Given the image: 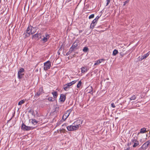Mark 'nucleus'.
Here are the masks:
<instances>
[{"label":"nucleus","instance_id":"obj_50","mask_svg":"<svg viewBox=\"0 0 150 150\" xmlns=\"http://www.w3.org/2000/svg\"><path fill=\"white\" fill-rule=\"evenodd\" d=\"M140 142H142V139L140 140Z\"/></svg>","mask_w":150,"mask_h":150},{"label":"nucleus","instance_id":"obj_54","mask_svg":"<svg viewBox=\"0 0 150 150\" xmlns=\"http://www.w3.org/2000/svg\"><path fill=\"white\" fill-rule=\"evenodd\" d=\"M60 131L61 132L62 131V130H61Z\"/></svg>","mask_w":150,"mask_h":150},{"label":"nucleus","instance_id":"obj_27","mask_svg":"<svg viewBox=\"0 0 150 150\" xmlns=\"http://www.w3.org/2000/svg\"><path fill=\"white\" fill-rule=\"evenodd\" d=\"M81 83H82V82H81V81H79L77 85V88H79L80 87V86L81 85Z\"/></svg>","mask_w":150,"mask_h":150},{"label":"nucleus","instance_id":"obj_25","mask_svg":"<svg viewBox=\"0 0 150 150\" xmlns=\"http://www.w3.org/2000/svg\"><path fill=\"white\" fill-rule=\"evenodd\" d=\"M25 101L23 100H21L18 103V105H21L25 103Z\"/></svg>","mask_w":150,"mask_h":150},{"label":"nucleus","instance_id":"obj_3","mask_svg":"<svg viewBox=\"0 0 150 150\" xmlns=\"http://www.w3.org/2000/svg\"><path fill=\"white\" fill-rule=\"evenodd\" d=\"M21 128L22 130L24 131H28L33 129L34 128L27 126L23 123L21 127Z\"/></svg>","mask_w":150,"mask_h":150},{"label":"nucleus","instance_id":"obj_18","mask_svg":"<svg viewBox=\"0 0 150 150\" xmlns=\"http://www.w3.org/2000/svg\"><path fill=\"white\" fill-rule=\"evenodd\" d=\"M52 93L53 95L54 98V99L56 98L58 96L57 92L56 91H54L52 92Z\"/></svg>","mask_w":150,"mask_h":150},{"label":"nucleus","instance_id":"obj_31","mask_svg":"<svg viewBox=\"0 0 150 150\" xmlns=\"http://www.w3.org/2000/svg\"><path fill=\"white\" fill-rule=\"evenodd\" d=\"M59 107H56L55 108L54 111L58 112L59 111Z\"/></svg>","mask_w":150,"mask_h":150},{"label":"nucleus","instance_id":"obj_52","mask_svg":"<svg viewBox=\"0 0 150 150\" xmlns=\"http://www.w3.org/2000/svg\"><path fill=\"white\" fill-rule=\"evenodd\" d=\"M75 53H78V52H75Z\"/></svg>","mask_w":150,"mask_h":150},{"label":"nucleus","instance_id":"obj_9","mask_svg":"<svg viewBox=\"0 0 150 150\" xmlns=\"http://www.w3.org/2000/svg\"><path fill=\"white\" fill-rule=\"evenodd\" d=\"M150 144V140L147 141L142 145L141 148L143 150L146 149L148 147V146Z\"/></svg>","mask_w":150,"mask_h":150},{"label":"nucleus","instance_id":"obj_37","mask_svg":"<svg viewBox=\"0 0 150 150\" xmlns=\"http://www.w3.org/2000/svg\"><path fill=\"white\" fill-rule=\"evenodd\" d=\"M136 96L135 95H134V96H132V100H134L136 99Z\"/></svg>","mask_w":150,"mask_h":150},{"label":"nucleus","instance_id":"obj_51","mask_svg":"<svg viewBox=\"0 0 150 150\" xmlns=\"http://www.w3.org/2000/svg\"><path fill=\"white\" fill-rule=\"evenodd\" d=\"M47 149H45L44 150H47Z\"/></svg>","mask_w":150,"mask_h":150},{"label":"nucleus","instance_id":"obj_20","mask_svg":"<svg viewBox=\"0 0 150 150\" xmlns=\"http://www.w3.org/2000/svg\"><path fill=\"white\" fill-rule=\"evenodd\" d=\"M31 122L34 125H36L38 122V121L36 120L35 119H31Z\"/></svg>","mask_w":150,"mask_h":150},{"label":"nucleus","instance_id":"obj_22","mask_svg":"<svg viewBox=\"0 0 150 150\" xmlns=\"http://www.w3.org/2000/svg\"><path fill=\"white\" fill-rule=\"evenodd\" d=\"M89 49L87 47H85L83 49V51L84 52H87L88 51Z\"/></svg>","mask_w":150,"mask_h":150},{"label":"nucleus","instance_id":"obj_14","mask_svg":"<svg viewBox=\"0 0 150 150\" xmlns=\"http://www.w3.org/2000/svg\"><path fill=\"white\" fill-rule=\"evenodd\" d=\"M79 42V41L76 40V41H75L73 43L72 46L71 47L72 49H74V50L75 48L77 47L78 45V43Z\"/></svg>","mask_w":150,"mask_h":150},{"label":"nucleus","instance_id":"obj_48","mask_svg":"<svg viewBox=\"0 0 150 150\" xmlns=\"http://www.w3.org/2000/svg\"><path fill=\"white\" fill-rule=\"evenodd\" d=\"M131 144V142L130 143V144L129 143H128V146H129V145H130Z\"/></svg>","mask_w":150,"mask_h":150},{"label":"nucleus","instance_id":"obj_53","mask_svg":"<svg viewBox=\"0 0 150 150\" xmlns=\"http://www.w3.org/2000/svg\"><path fill=\"white\" fill-rule=\"evenodd\" d=\"M130 99L131 100V98H130Z\"/></svg>","mask_w":150,"mask_h":150},{"label":"nucleus","instance_id":"obj_46","mask_svg":"<svg viewBox=\"0 0 150 150\" xmlns=\"http://www.w3.org/2000/svg\"><path fill=\"white\" fill-rule=\"evenodd\" d=\"M28 112H31V110H29V111H28Z\"/></svg>","mask_w":150,"mask_h":150},{"label":"nucleus","instance_id":"obj_34","mask_svg":"<svg viewBox=\"0 0 150 150\" xmlns=\"http://www.w3.org/2000/svg\"><path fill=\"white\" fill-rule=\"evenodd\" d=\"M111 106L112 108H115V105L114 103H112L111 104Z\"/></svg>","mask_w":150,"mask_h":150},{"label":"nucleus","instance_id":"obj_21","mask_svg":"<svg viewBox=\"0 0 150 150\" xmlns=\"http://www.w3.org/2000/svg\"><path fill=\"white\" fill-rule=\"evenodd\" d=\"M30 34L27 33L26 32H24V35H25L24 38H26L27 37H29Z\"/></svg>","mask_w":150,"mask_h":150},{"label":"nucleus","instance_id":"obj_2","mask_svg":"<svg viewBox=\"0 0 150 150\" xmlns=\"http://www.w3.org/2000/svg\"><path fill=\"white\" fill-rule=\"evenodd\" d=\"M44 93V92L43 87L42 86H41L39 87L38 91L35 93L34 97L35 98H37L39 97L41 95Z\"/></svg>","mask_w":150,"mask_h":150},{"label":"nucleus","instance_id":"obj_47","mask_svg":"<svg viewBox=\"0 0 150 150\" xmlns=\"http://www.w3.org/2000/svg\"><path fill=\"white\" fill-rule=\"evenodd\" d=\"M35 33V32L33 31V32H32V34L34 33Z\"/></svg>","mask_w":150,"mask_h":150},{"label":"nucleus","instance_id":"obj_39","mask_svg":"<svg viewBox=\"0 0 150 150\" xmlns=\"http://www.w3.org/2000/svg\"><path fill=\"white\" fill-rule=\"evenodd\" d=\"M90 88H91V89H90V90H91V92H92V91H93V88H92V87L91 86L90 87Z\"/></svg>","mask_w":150,"mask_h":150},{"label":"nucleus","instance_id":"obj_15","mask_svg":"<svg viewBox=\"0 0 150 150\" xmlns=\"http://www.w3.org/2000/svg\"><path fill=\"white\" fill-rule=\"evenodd\" d=\"M71 83H69L66 84L64 85L63 88L65 91H67V89L69 88V87L71 86Z\"/></svg>","mask_w":150,"mask_h":150},{"label":"nucleus","instance_id":"obj_40","mask_svg":"<svg viewBox=\"0 0 150 150\" xmlns=\"http://www.w3.org/2000/svg\"><path fill=\"white\" fill-rule=\"evenodd\" d=\"M62 47H61L59 49L58 51H62Z\"/></svg>","mask_w":150,"mask_h":150},{"label":"nucleus","instance_id":"obj_29","mask_svg":"<svg viewBox=\"0 0 150 150\" xmlns=\"http://www.w3.org/2000/svg\"><path fill=\"white\" fill-rule=\"evenodd\" d=\"M102 61H100V60H98L96 62V63L94 64V65H98Z\"/></svg>","mask_w":150,"mask_h":150},{"label":"nucleus","instance_id":"obj_35","mask_svg":"<svg viewBox=\"0 0 150 150\" xmlns=\"http://www.w3.org/2000/svg\"><path fill=\"white\" fill-rule=\"evenodd\" d=\"M101 15H100V16H97L96 18L95 19L97 21H98L99 18L100 17Z\"/></svg>","mask_w":150,"mask_h":150},{"label":"nucleus","instance_id":"obj_1","mask_svg":"<svg viewBox=\"0 0 150 150\" xmlns=\"http://www.w3.org/2000/svg\"><path fill=\"white\" fill-rule=\"evenodd\" d=\"M137 134L136 133L133 135V138L132 140V145L133 147H135L139 145V143L137 140Z\"/></svg>","mask_w":150,"mask_h":150},{"label":"nucleus","instance_id":"obj_16","mask_svg":"<svg viewBox=\"0 0 150 150\" xmlns=\"http://www.w3.org/2000/svg\"><path fill=\"white\" fill-rule=\"evenodd\" d=\"M88 69L86 67H83L81 68V71L82 73H85L86 72Z\"/></svg>","mask_w":150,"mask_h":150},{"label":"nucleus","instance_id":"obj_11","mask_svg":"<svg viewBox=\"0 0 150 150\" xmlns=\"http://www.w3.org/2000/svg\"><path fill=\"white\" fill-rule=\"evenodd\" d=\"M66 96L63 94H61L59 99V101L60 102H64L66 99Z\"/></svg>","mask_w":150,"mask_h":150},{"label":"nucleus","instance_id":"obj_5","mask_svg":"<svg viewBox=\"0 0 150 150\" xmlns=\"http://www.w3.org/2000/svg\"><path fill=\"white\" fill-rule=\"evenodd\" d=\"M45 67L44 68V69L46 71L50 68L51 66V62L50 61H48L44 63Z\"/></svg>","mask_w":150,"mask_h":150},{"label":"nucleus","instance_id":"obj_33","mask_svg":"<svg viewBox=\"0 0 150 150\" xmlns=\"http://www.w3.org/2000/svg\"><path fill=\"white\" fill-rule=\"evenodd\" d=\"M97 22V21L95 19H94V20H93V21L92 23H94V24H96Z\"/></svg>","mask_w":150,"mask_h":150},{"label":"nucleus","instance_id":"obj_43","mask_svg":"<svg viewBox=\"0 0 150 150\" xmlns=\"http://www.w3.org/2000/svg\"><path fill=\"white\" fill-rule=\"evenodd\" d=\"M82 32V30H79V33H81Z\"/></svg>","mask_w":150,"mask_h":150},{"label":"nucleus","instance_id":"obj_56","mask_svg":"<svg viewBox=\"0 0 150 150\" xmlns=\"http://www.w3.org/2000/svg\"><path fill=\"white\" fill-rule=\"evenodd\" d=\"M120 55H122V54H121Z\"/></svg>","mask_w":150,"mask_h":150},{"label":"nucleus","instance_id":"obj_32","mask_svg":"<svg viewBox=\"0 0 150 150\" xmlns=\"http://www.w3.org/2000/svg\"><path fill=\"white\" fill-rule=\"evenodd\" d=\"M76 81H77L76 80H75V81H73L71 82L70 83H71V85H72L74 84V83H75L76 82Z\"/></svg>","mask_w":150,"mask_h":150},{"label":"nucleus","instance_id":"obj_13","mask_svg":"<svg viewBox=\"0 0 150 150\" xmlns=\"http://www.w3.org/2000/svg\"><path fill=\"white\" fill-rule=\"evenodd\" d=\"M34 28V27L32 26H29L27 28V29L25 32L27 33H29L31 34H32V31L33 30V29Z\"/></svg>","mask_w":150,"mask_h":150},{"label":"nucleus","instance_id":"obj_10","mask_svg":"<svg viewBox=\"0 0 150 150\" xmlns=\"http://www.w3.org/2000/svg\"><path fill=\"white\" fill-rule=\"evenodd\" d=\"M82 122L80 121V120H77L75 122L73 123V124L76 127H77V129H78L79 128V126H80V124H82Z\"/></svg>","mask_w":150,"mask_h":150},{"label":"nucleus","instance_id":"obj_24","mask_svg":"<svg viewBox=\"0 0 150 150\" xmlns=\"http://www.w3.org/2000/svg\"><path fill=\"white\" fill-rule=\"evenodd\" d=\"M47 99L49 101L51 102H53L55 100L54 98H53L52 97H49L47 98Z\"/></svg>","mask_w":150,"mask_h":150},{"label":"nucleus","instance_id":"obj_4","mask_svg":"<svg viewBox=\"0 0 150 150\" xmlns=\"http://www.w3.org/2000/svg\"><path fill=\"white\" fill-rule=\"evenodd\" d=\"M72 110L73 108H71L67 110L66 112L63 115L62 117V119L64 120V121L68 117Z\"/></svg>","mask_w":150,"mask_h":150},{"label":"nucleus","instance_id":"obj_42","mask_svg":"<svg viewBox=\"0 0 150 150\" xmlns=\"http://www.w3.org/2000/svg\"><path fill=\"white\" fill-rule=\"evenodd\" d=\"M104 59H102L100 60H100V61H104Z\"/></svg>","mask_w":150,"mask_h":150},{"label":"nucleus","instance_id":"obj_12","mask_svg":"<svg viewBox=\"0 0 150 150\" xmlns=\"http://www.w3.org/2000/svg\"><path fill=\"white\" fill-rule=\"evenodd\" d=\"M43 38L42 39V40L44 43L46 42L47 41V40L50 38V36L49 34H46L45 36H43Z\"/></svg>","mask_w":150,"mask_h":150},{"label":"nucleus","instance_id":"obj_30","mask_svg":"<svg viewBox=\"0 0 150 150\" xmlns=\"http://www.w3.org/2000/svg\"><path fill=\"white\" fill-rule=\"evenodd\" d=\"M94 17V14H92L91 15H90L89 17V19H91V18H93Z\"/></svg>","mask_w":150,"mask_h":150},{"label":"nucleus","instance_id":"obj_23","mask_svg":"<svg viewBox=\"0 0 150 150\" xmlns=\"http://www.w3.org/2000/svg\"><path fill=\"white\" fill-rule=\"evenodd\" d=\"M118 52L117 50L115 49L114 50L112 53V55L114 56L116 55L118 53Z\"/></svg>","mask_w":150,"mask_h":150},{"label":"nucleus","instance_id":"obj_8","mask_svg":"<svg viewBox=\"0 0 150 150\" xmlns=\"http://www.w3.org/2000/svg\"><path fill=\"white\" fill-rule=\"evenodd\" d=\"M68 130L69 131H73L77 129V127L74 125H69L67 127Z\"/></svg>","mask_w":150,"mask_h":150},{"label":"nucleus","instance_id":"obj_19","mask_svg":"<svg viewBox=\"0 0 150 150\" xmlns=\"http://www.w3.org/2000/svg\"><path fill=\"white\" fill-rule=\"evenodd\" d=\"M74 50V49H72L71 47H70L69 50V51L68 52H67L66 54V55H64L67 56H68Z\"/></svg>","mask_w":150,"mask_h":150},{"label":"nucleus","instance_id":"obj_6","mask_svg":"<svg viewBox=\"0 0 150 150\" xmlns=\"http://www.w3.org/2000/svg\"><path fill=\"white\" fill-rule=\"evenodd\" d=\"M24 71V69L23 68H21L19 69L18 73V77L19 79H21L22 78L23 76L24 75V74H23Z\"/></svg>","mask_w":150,"mask_h":150},{"label":"nucleus","instance_id":"obj_44","mask_svg":"<svg viewBox=\"0 0 150 150\" xmlns=\"http://www.w3.org/2000/svg\"><path fill=\"white\" fill-rule=\"evenodd\" d=\"M129 1L128 0H127V1H126L125 2V3H128Z\"/></svg>","mask_w":150,"mask_h":150},{"label":"nucleus","instance_id":"obj_7","mask_svg":"<svg viewBox=\"0 0 150 150\" xmlns=\"http://www.w3.org/2000/svg\"><path fill=\"white\" fill-rule=\"evenodd\" d=\"M41 38V34L40 33H37L33 36L32 39L36 40H39Z\"/></svg>","mask_w":150,"mask_h":150},{"label":"nucleus","instance_id":"obj_55","mask_svg":"<svg viewBox=\"0 0 150 150\" xmlns=\"http://www.w3.org/2000/svg\"><path fill=\"white\" fill-rule=\"evenodd\" d=\"M64 130H65L64 129H63Z\"/></svg>","mask_w":150,"mask_h":150},{"label":"nucleus","instance_id":"obj_41","mask_svg":"<svg viewBox=\"0 0 150 150\" xmlns=\"http://www.w3.org/2000/svg\"><path fill=\"white\" fill-rule=\"evenodd\" d=\"M57 53H58V54L59 55V54H60V51H58V52H57Z\"/></svg>","mask_w":150,"mask_h":150},{"label":"nucleus","instance_id":"obj_38","mask_svg":"<svg viewBox=\"0 0 150 150\" xmlns=\"http://www.w3.org/2000/svg\"><path fill=\"white\" fill-rule=\"evenodd\" d=\"M67 123H64L62 125V126L64 127V126H67Z\"/></svg>","mask_w":150,"mask_h":150},{"label":"nucleus","instance_id":"obj_57","mask_svg":"<svg viewBox=\"0 0 150 150\" xmlns=\"http://www.w3.org/2000/svg\"><path fill=\"white\" fill-rule=\"evenodd\" d=\"M6 1H7V0H6Z\"/></svg>","mask_w":150,"mask_h":150},{"label":"nucleus","instance_id":"obj_36","mask_svg":"<svg viewBox=\"0 0 150 150\" xmlns=\"http://www.w3.org/2000/svg\"><path fill=\"white\" fill-rule=\"evenodd\" d=\"M111 0H107V3L106 5V6L108 5L109 3L110 2Z\"/></svg>","mask_w":150,"mask_h":150},{"label":"nucleus","instance_id":"obj_17","mask_svg":"<svg viewBox=\"0 0 150 150\" xmlns=\"http://www.w3.org/2000/svg\"><path fill=\"white\" fill-rule=\"evenodd\" d=\"M149 52H148L146 54H144L143 56H142L141 58V60H142L143 59H145L146 58H147L149 55Z\"/></svg>","mask_w":150,"mask_h":150},{"label":"nucleus","instance_id":"obj_28","mask_svg":"<svg viewBox=\"0 0 150 150\" xmlns=\"http://www.w3.org/2000/svg\"><path fill=\"white\" fill-rule=\"evenodd\" d=\"M146 131V129L145 128H143L141 129L140 133H144Z\"/></svg>","mask_w":150,"mask_h":150},{"label":"nucleus","instance_id":"obj_45","mask_svg":"<svg viewBox=\"0 0 150 150\" xmlns=\"http://www.w3.org/2000/svg\"><path fill=\"white\" fill-rule=\"evenodd\" d=\"M88 93H90L91 94H92V95L93 94V93L92 92V93H91V91H90L88 92Z\"/></svg>","mask_w":150,"mask_h":150},{"label":"nucleus","instance_id":"obj_49","mask_svg":"<svg viewBox=\"0 0 150 150\" xmlns=\"http://www.w3.org/2000/svg\"><path fill=\"white\" fill-rule=\"evenodd\" d=\"M75 54H74L73 55V57H75Z\"/></svg>","mask_w":150,"mask_h":150},{"label":"nucleus","instance_id":"obj_26","mask_svg":"<svg viewBox=\"0 0 150 150\" xmlns=\"http://www.w3.org/2000/svg\"><path fill=\"white\" fill-rule=\"evenodd\" d=\"M96 24H94V23H91V24L90 26V28L92 29H93L95 26Z\"/></svg>","mask_w":150,"mask_h":150}]
</instances>
